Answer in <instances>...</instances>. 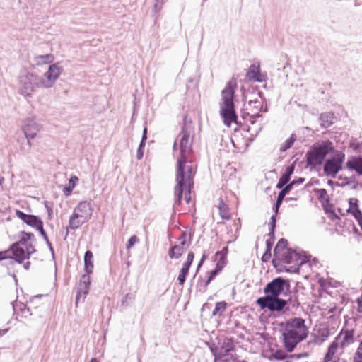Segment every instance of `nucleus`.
<instances>
[{
    "label": "nucleus",
    "mask_w": 362,
    "mask_h": 362,
    "mask_svg": "<svg viewBox=\"0 0 362 362\" xmlns=\"http://www.w3.org/2000/svg\"><path fill=\"white\" fill-rule=\"evenodd\" d=\"M180 158L177 160L176 170V185L175 187V204L180 205L182 199L183 187L188 183L190 185L192 177L195 173L193 170L190 155L192 152V141L189 139L190 133L185 124L180 133Z\"/></svg>",
    "instance_id": "obj_1"
},
{
    "label": "nucleus",
    "mask_w": 362,
    "mask_h": 362,
    "mask_svg": "<svg viewBox=\"0 0 362 362\" xmlns=\"http://www.w3.org/2000/svg\"><path fill=\"white\" fill-rule=\"evenodd\" d=\"M237 88L236 81H228L221 90V99L219 103L220 116L223 124L230 127L232 123L238 124V115L235 109V93Z\"/></svg>",
    "instance_id": "obj_2"
},
{
    "label": "nucleus",
    "mask_w": 362,
    "mask_h": 362,
    "mask_svg": "<svg viewBox=\"0 0 362 362\" xmlns=\"http://www.w3.org/2000/svg\"><path fill=\"white\" fill-rule=\"evenodd\" d=\"M334 151V144L329 139L313 144L305 153V168L313 170L322 165L327 156Z\"/></svg>",
    "instance_id": "obj_3"
},
{
    "label": "nucleus",
    "mask_w": 362,
    "mask_h": 362,
    "mask_svg": "<svg viewBox=\"0 0 362 362\" xmlns=\"http://www.w3.org/2000/svg\"><path fill=\"white\" fill-rule=\"evenodd\" d=\"M311 255H307L305 251L296 252L291 248L286 249V251L281 253L279 257L277 259V266L280 263L286 264H291L293 262L298 263V266H291L285 268V271L289 273H298L300 267L310 262Z\"/></svg>",
    "instance_id": "obj_4"
},
{
    "label": "nucleus",
    "mask_w": 362,
    "mask_h": 362,
    "mask_svg": "<svg viewBox=\"0 0 362 362\" xmlns=\"http://www.w3.org/2000/svg\"><path fill=\"white\" fill-rule=\"evenodd\" d=\"M18 82V91L21 95L25 97H30L38 88H43L41 76L27 70L21 72Z\"/></svg>",
    "instance_id": "obj_5"
},
{
    "label": "nucleus",
    "mask_w": 362,
    "mask_h": 362,
    "mask_svg": "<svg viewBox=\"0 0 362 362\" xmlns=\"http://www.w3.org/2000/svg\"><path fill=\"white\" fill-rule=\"evenodd\" d=\"M30 258V252H26L23 245L17 242L10 245L8 250L0 251V262L8 260L5 265H13L14 262L22 264L25 259Z\"/></svg>",
    "instance_id": "obj_6"
},
{
    "label": "nucleus",
    "mask_w": 362,
    "mask_h": 362,
    "mask_svg": "<svg viewBox=\"0 0 362 362\" xmlns=\"http://www.w3.org/2000/svg\"><path fill=\"white\" fill-rule=\"evenodd\" d=\"M345 154L337 151V153L328 158L323 163V171L327 177L335 178L337 173L342 170Z\"/></svg>",
    "instance_id": "obj_7"
},
{
    "label": "nucleus",
    "mask_w": 362,
    "mask_h": 362,
    "mask_svg": "<svg viewBox=\"0 0 362 362\" xmlns=\"http://www.w3.org/2000/svg\"><path fill=\"white\" fill-rule=\"evenodd\" d=\"M256 303L261 309L271 312H281L288 304V300L277 297L262 296L257 299Z\"/></svg>",
    "instance_id": "obj_8"
},
{
    "label": "nucleus",
    "mask_w": 362,
    "mask_h": 362,
    "mask_svg": "<svg viewBox=\"0 0 362 362\" xmlns=\"http://www.w3.org/2000/svg\"><path fill=\"white\" fill-rule=\"evenodd\" d=\"M285 288L289 289L290 284L287 279L283 277H276L267 283L264 288V296L277 297L282 294Z\"/></svg>",
    "instance_id": "obj_9"
},
{
    "label": "nucleus",
    "mask_w": 362,
    "mask_h": 362,
    "mask_svg": "<svg viewBox=\"0 0 362 362\" xmlns=\"http://www.w3.org/2000/svg\"><path fill=\"white\" fill-rule=\"evenodd\" d=\"M307 337V334H300L286 328L282 330L284 346L288 352L293 351L298 344L305 339Z\"/></svg>",
    "instance_id": "obj_10"
},
{
    "label": "nucleus",
    "mask_w": 362,
    "mask_h": 362,
    "mask_svg": "<svg viewBox=\"0 0 362 362\" xmlns=\"http://www.w3.org/2000/svg\"><path fill=\"white\" fill-rule=\"evenodd\" d=\"M63 71L59 63H54L49 66L48 70L41 76L43 88L52 87Z\"/></svg>",
    "instance_id": "obj_11"
},
{
    "label": "nucleus",
    "mask_w": 362,
    "mask_h": 362,
    "mask_svg": "<svg viewBox=\"0 0 362 362\" xmlns=\"http://www.w3.org/2000/svg\"><path fill=\"white\" fill-rule=\"evenodd\" d=\"M41 129L42 124L35 117H28L25 120L23 131L29 146H31L30 139H34Z\"/></svg>",
    "instance_id": "obj_12"
},
{
    "label": "nucleus",
    "mask_w": 362,
    "mask_h": 362,
    "mask_svg": "<svg viewBox=\"0 0 362 362\" xmlns=\"http://www.w3.org/2000/svg\"><path fill=\"white\" fill-rule=\"evenodd\" d=\"M235 349L234 341L232 338H226L221 346L216 349V351H213L215 358L220 360H225L224 358L228 356L230 353Z\"/></svg>",
    "instance_id": "obj_13"
},
{
    "label": "nucleus",
    "mask_w": 362,
    "mask_h": 362,
    "mask_svg": "<svg viewBox=\"0 0 362 362\" xmlns=\"http://www.w3.org/2000/svg\"><path fill=\"white\" fill-rule=\"evenodd\" d=\"M16 215L23 223L35 229L38 228L43 223L39 216L33 214H27L19 209L16 210Z\"/></svg>",
    "instance_id": "obj_14"
},
{
    "label": "nucleus",
    "mask_w": 362,
    "mask_h": 362,
    "mask_svg": "<svg viewBox=\"0 0 362 362\" xmlns=\"http://www.w3.org/2000/svg\"><path fill=\"white\" fill-rule=\"evenodd\" d=\"M298 333H305L308 335V328L305 325V321L301 317H294L286 321L285 327Z\"/></svg>",
    "instance_id": "obj_15"
},
{
    "label": "nucleus",
    "mask_w": 362,
    "mask_h": 362,
    "mask_svg": "<svg viewBox=\"0 0 362 362\" xmlns=\"http://www.w3.org/2000/svg\"><path fill=\"white\" fill-rule=\"evenodd\" d=\"M246 77L249 81L255 82L265 81L267 76L261 73L259 62L251 64L246 73Z\"/></svg>",
    "instance_id": "obj_16"
},
{
    "label": "nucleus",
    "mask_w": 362,
    "mask_h": 362,
    "mask_svg": "<svg viewBox=\"0 0 362 362\" xmlns=\"http://www.w3.org/2000/svg\"><path fill=\"white\" fill-rule=\"evenodd\" d=\"M73 213L78 214L80 218L88 221L92 216L90 204L86 201L79 202Z\"/></svg>",
    "instance_id": "obj_17"
},
{
    "label": "nucleus",
    "mask_w": 362,
    "mask_h": 362,
    "mask_svg": "<svg viewBox=\"0 0 362 362\" xmlns=\"http://www.w3.org/2000/svg\"><path fill=\"white\" fill-rule=\"evenodd\" d=\"M88 221L80 218L78 214L72 213L69 220V226L66 227V233L64 239L69 234V229L76 230Z\"/></svg>",
    "instance_id": "obj_18"
},
{
    "label": "nucleus",
    "mask_w": 362,
    "mask_h": 362,
    "mask_svg": "<svg viewBox=\"0 0 362 362\" xmlns=\"http://www.w3.org/2000/svg\"><path fill=\"white\" fill-rule=\"evenodd\" d=\"M287 245L288 240L285 238H281L276 245L274 250V258L272 259V264L274 267H277V259L281 253L286 251V249H288Z\"/></svg>",
    "instance_id": "obj_19"
},
{
    "label": "nucleus",
    "mask_w": 362,
    "mask_h": 362,
    "mask_svg": "<svg viewBox=\"0 0 362 362\" xmlns=\"http://www.w3.org/2000/svg\"><path fill=\"white\" fill-rule=\"evenodd\" d=\"M346 167L350 170H354L358 175H362V156H352L346 162Z\"/></svg>",
    "instance_id": "obj_20"
},
{
    "label": "nucleus",
    "mask_w": 362,
    "mask_h": 362,
    "mask_svg": "<svg viewBox=\"0 0 362 362\" xmlns=\"http://www.w3.org/2000/svg\"><path fill=\"white\" fill-rule=\"evenodd\" d=\"M335 116L333 112H326L319 115V121L322 128L327 129L334 124Z\"/></svg>",
    "instance_id": "obj_21"
},
{
    "label": "nucleus",
    "mask_w": 362,
    "mask_h": 362,
    "mask_svg": "<svg viewBox=\"0 0 362 362\" xmlns=\"http://www.w3.org/2000/svg\"><path fill=\"white\" fill-rule=\"evenodd\" d=\"M313 192L316 194H317V199L319 202L321 203L324 210L326 212H328L327 208L325 207V204H329L330 202V199L329 196L327 195V192L325 189L321 188H315L313 189Z\"/></svg>",
    "instance_id": "obj_22"
},
{
    "label": "nucleus",
    "mask_w": 362,
    "mask_h": 362,
    "mask_svg": "<svg viewBox=\"0 0 362 362\" xmlns=\"http://www.w3.org/2000/svg\"><path fill=\"white\" fill-rule=\"evenodd\" d=\"M290 191H291V187L285 186L279 192L276 202L273 207V210L276 214H278L279 207L281 205L283 200L284 199L286 195L290 192Z\"/></svg>",
    "instance_id": "obj_23"
},
{
    "label": "nucleus",
    "mask_w": 362,
    "mask_h": 362,
    "mask_svg": "<svg viewBox=\"0 0 362 362\" xmlns=\"http://www.w3.org/2000/svg\"><path fill=\"white\" fill-rule=\"evenodd\" d=\"M93 252L90 250L86 251L84 254V271L88 274H90L93 272Z\"/></svg>",
    "instance_id": "obj_24"
},
{
    "label": "nucleus",
    "mask_w": 362,
    "mask_h": 362,
    "mask_svg": "<svg viewBox=\"0 0 362 362\" xmlns=\"http://www.w3.org/2000/svg\"><path fill=\"white\" fill-rule=\"evenodd\" d=\"M54 59L52 54L37 55L34 57L33 60L36 65H42L45 64L51 63Z\"/></svg>",
    "instance_id": "obj_25"
},
{
    "label": "nucleus",
    "mask_w": 362,
    "mask_h": 362,
    "mask_svg": "<svg viewBox=\"0 0 362 362\" xmlns=\"http://www.w3.org/2000/svg\"><path fill=\"white\" fill-rule=\"evenodd\" d=\"M184 250L182 249V246H180L175 245L171 247L169 250L168 255L170 258L171 259H178L180 258L184 252Z\"/></svg>",
    "instance_id": "obj_26"
},
{
    "label": "nucleus",
    "mask_w": 362,
    "mask_h": 362,
    "mask_svg": "<svg viewBox=\"0 0 362 362\" xmlns=\"http://www.w3.org/2000/svg\"><path fill=\"white\" fill-rule=\"evenodd\" d=\"M34 238L35 236L33 233L21 231L19 234V240L17 241V243L23 246H25L28 244V240H30Z\"/></svg>",
    "instance_id": "obj_27"
},
{
    "label": "nucleus",
    "mask_w": 362,
    "mask_h": 362,
    "mask_svg": "<svg viewBox=\"0 0 362 362\" xmlns=\"http://www.w3.org/2000/svg\"><path fill=\"white\" fill-rule=\"evenodd\" d=\"M78 180V177L74 175V176H71L69 180V185L68 186H65L63 188V192L64 194L66 195V196H69L71 194V193L72 192L74 188L76 186V181Z\"/></svg>",
    "instance_id": "obj_28"
},
{
    "label": "nucleus",
    "mask_w": 362,
    "mask_h": 362,
    "mask_svg": "<svg viewBox=\"0 0 362 362\" xmlns=\"http://www.w3.org/2000/svg\"><path fill=\"white\" fill-rule=\"evenodd\" d=\"M227 307V303L225 301H221L216 303L215 308L212 312V315H222L223 312L226 310Z\"/></svg>",
    "instance_id": "obj_29"
},
{
    "label": "nucleus",
    "mask_w": 362,
    "mask_h": 362,
    "mask_svg": "<svg viewBox=\"0 0 362 362\" xmlns=\"http://www.w3.org/2000/svg\"><path fill=\"white\" fill-rule=\"evenodd\" d=\"M296 140V136L295 134H292L291 136L288 139H286L284 144L281 145L280 151L285 152L288 149L291 148Z\"/></svg>",
    "instance_id": "obj_30"
},
{
    "label": "nucleus",
    "mask_w": 362,
    "mask_h": 362,
    "mask_svg": "<svg viewBox=\"0 0 362 362\" xmlns=\"http://www.w3.org/2000/svg\"><path fill=\"white\" fill-rule=\"evenodd\" d=\"M355 209H347L346 212L348 214H351L354 218L358 222V220L361 221L362 219V212L359 209L358 206V201L355 202Z\"/></svg>",
    "instance_id": "obj_31"
},
{
    "label": "nucleus",
    "mask_w": 362,
    "mask_h": 362,
    "mask_svg": "<svg viewBox=\"0 0 362 362\" xmlns=\"http://www.w3.org/2000/svg\"><path fill=\"white\" fill-rule=\"evenodd\" d=\"M218 208L221 217L226 220L230 219V215L228 209V206L221 201Z\"/></svg>",
    "instance_id": "obj_32"
},
{
    "label": "nucleus",
    "mask_w": 362,
    "mask_h": 362,
    "mask_svg": "<svg viewBox=\"0 0 362 362\" xmlns=\"http://www.w3.org/2000/svg\"><path fill=\"white\" fill-rule=\"evenodd\" d=\"M354 339V333L352 331H346L343 336V339L341 341V346L342 347L346 346L351 342L353 341Z\"/></svg>",
    "instance_id": "obj_33"
},
{
    "label": "nucleus",
    "mask_w": 362,
    "mask_h": 362,
    "mask_svg": "<svg viewBox=\"0 0 362 362\" xmlns=\"http://www.w3.org/2000/svg\"><path fill=\"white\" fill-rule=\"evenodd\" d=\"M221 272V271L215 267L211 272H207L208 277L206 281L204 282V286H208Z\"/></svg>",
    "instance_id": "obj_34"
},
{
    "label": "nucleus",
    "mask_w": 362,
    "mask_h": 362,
    "mask_svg": "<svg viewBox=\"0 0 362 362\" xmlns=\"http://www.w3.org/2000/svg\"><path fill=\"white\" fill-rule=\"evenodd\" d=\"M134 295L132 293H127L122 300V305L124 307L129 306L134 300Z\"/></svg>",
    "instance_id": "obj_35"
},
{
    "label": "nucleus",
    "mask_w": 362,
    "mask_h": 362,
    "mask_svg": "<svg viewBox=\"0 0 362 362\" xmlns=\"http://www.w3.org/2000/svg\"><path fill=\"white\" fill-rule=\"evenodd\" d=\"M218 259V261L216 262V267L220 271H222V269L226 266L228 260L227 257H216Z\"/></svg>",
    "instance_id": "obj_36"
},
{
    "label": "nucleus",
    "mask_w": 362,
    "mask_h": 362,
    "mask_svg": "<svg viewBox=\"0 0 362 362\" xmlns=\"http://www.w3.org/2000/svg\"><path fill=\"white\" fill-rule=\"evenodd\" d=\"M206 281L203 279V278L200 276L198 279L196 287L198 291L204 293L207 290V286H204V282Z\"/></svg>",
    "instance_id": "obj_37"
},
{
    "label": "nucleus",
    "mask_w": 362,
    "mask_h": 362,
    "mask_svg": "<svg viewBox=\"0 0 362 362\" xmlns=\"http://www.w3.org/2000/svg\"><path fill=\"white\" fill-rule=\"evenodd\" d=\"M272 356L276 360H284L286 358L287 354L282 350L277 349L273 354Z\"/></svg>",
    "instance_id": "obj_38"
},
{
    "label": "nucleus",
    "mask_w": 362,
    "mask_h": 362,
    "mask_svg": "<svg viewBox=\"0 0 362 362\" xmlns=\"http://www.w3.org/2000/svg\"><path fill=\"white\" fill-rule=\"evenodd\" d=\"M289 181H290V178L286 177V176L282 175L281 176V177L279 178V181H278V183L276 185V187L278 189H282L285 186H286L287 185L289 184L288 183Z\"/></svg>",
    "instance_id": "obj_39"
},
{
    "label": "nucleus",
    "mask_w": 362,
    "mask_h": 362,
    "mask_svg": "<svg viewBox=\"0 0 362 362\" xmlns=\"http://www.w3.org/2000/svg\"><path fill=\"white\" fill-rule=\"evenodd\" d=\"M188 274H189L188 271L180 269V274H179L178 277H177V280L179 281V284L181 286H182L185 284V282L186 281V278H187Z\"/></svg>",
    "instance_id": "obj_40"
},
{
    "label": "nucleus",
    "mask_w": 362,
    "mask_h": 362,
    "mask_svg": "<svg viewBox=\"0 0 362 362\" xmlns=\"http://www.w3.org/2000/svg\"><path fill=\"white\" fill-rule=\"evenodd\" d=\"M90 274H88L87 273H85L81 276V279L80 280L79 284L83 286H88L90 288Z\"/></svg>",
    "instance_id": "obj_41"
},
{
    "label": "nucleus",
    "mask_w": 362,
    "mask_h": 362,
    "mask_svg": "<svg viewBox=\"0 0 362 362\" xmlns=\"http://www.w3.org/2000/svg\"><path fill=\"white\" fill-rule=\"evenodd\" d=\"M262 103H263V101L259 100L258 99L251 100L249 101V105H253V109H255L257 111H258L259 109H262Z\"/></svg>",
    "instance_id": "obj_42"
},
{
    "label": "nucleus",
    "mask_w": 362,
    "mask_h": 362,
    "mask_svg": "<svg viewBox=\"0 0 362 362\" xmlns=\"http://www.w3.org/2000/svg\"><path fill=\"white\" fill-rule=\"evenodd\" d=\"M192 178H194V176L192 177ZM193 179H192V181H191V183H190V186L188 183H186V185L184 186L183 187V189L187 187L188 188V190H187V192L185 193V199L187 203H189L190 199H191V197H190V190H191V188L193 187Z\"/></svg>",
    "instance_id": "obj_43"
},
{
    "label": "nucleus",
    "mask_w": 362,
    "mask_h": 362,
    "mask_svg": "<svg viewBox=\"0 0 362 362\" xmlns=\"http://www.w3.org/2000/svg\"><path fill=\"white\" fill-rule=\"evenodd\" d=\"M338 179L339 180H342V183L337 182L336 186L337 187H344L346 185H350L349 178L347 177H344L343 175H341L338 177Z\"/></svg>",
    "instance_id": "obj_44"
},
{
    "label": "nucleus",
    "mask_w": 362,
    "mask_h": 362,
    "mask_svg": "<svg viewBox=\"0 0 362 362\" xmlns=\"http://www.w3.org/2000/svg\"><path fill=\"white\" fill-rule=\"evenodd\" d=\"M287 300H288V304L287 305H288V307L287 308V309L289 307H291L292 308H297L299 306V305H300V303H299V302L298 300L297 297H294V298L291 297Z\"/></svg>",
    "instance_id": "obj_45"
},
{
    "label": "nucleus",
    "mask_w": 362,
    "mask_h": 362,
    "mask_svg": "<svg viewBox=\"0 0 362 362\" xmlns=\"http://www.w3.org/2000/svg\"><path fill=\"white\" fill-rule=\"evenodd\" d=\"M146 146V143L143 141H140L137 149L136 157L138 160H141L144 156V148Z\"/></svg>",
    "instance_id": "obj_46"
},
{
    "label": "nucleus",
    "mask_w": 362,
    "mask_h": 362,
    "mask_svg": "<svg viewBox=\"0 0 362 362\" xmlns=\"http://www.w3.org/2000/svg\"><path fill=\"white\" fill-rule=\"evenodd\" d=\"M192 233H189L188 240H179L180 244L178 245L182 246V249L184 250H185V249L187 248L192 243Z\"/></svg>",
    "instance_id": "obj_47"
},
{
    "label": "nucleus",
    "mask_w": 362,
    "mask_h": 362,
    "mask_svg": "<svg viewBox=\"0 0 362 362\" xmlns=\"http://www.w3.org/2000/svg\"><path fill=\"white\" fill-rule=\"evenodd\" d=\"M355 354V362H362V341L360 342L359 346Z\"/></svg>",
    "instance_id": "obj_48"
},
{
    "label": "nucleus",
    "mask_w": 362,
    "mask_h": 362,
    "mask_svg": "<svg viewBox=\"0 0 362 362\" xmlns=\"http://www.w3.org/2000/svg\"><path fill=\"white\" fill-rule=\"evenodd\" d=\"M138 241V238L136 235H132L131 236L129 240H128V242L127 243V245H126V248L127 250H129L130 248H132L134 244Z\"/></svg>",
    "instance_id": "obj_49"
},
{
    "label": "nucleus",
    "mask_w": 362,
    "mask_h": 362,
    "mask_svg": "<svg viewBox=\"0 0 362 362\" xmlns=\"http://www.w3.org/2000/svg\"><path fill=\"white\" fill-rule=\"evenodd\" d=\"M294 169L295 163H293V164L286 168L285 173L283 174V175L291 179V176L293 173Z\"/></svg>",
    "instance_id": "obj_50"
},
{
    "label": "nucleus",
    "mask_w": 362,
    "mask_h": 362,
    "mask_svg": "<svg viewBox=\"0 0 362 362\" xmlns=\"http://www.w3.org/2000/svg\"><path fill=\"white\" fill-rule=\"evenodd\" d=\"M208 256L209 255L206 253V252L204 251L201 259L197 264L196 273H197L200 268L202 267L204 261L208 258Z\"/></svg>",
    "instance_id": "obj_51"
},
{
    "label": "nucleus",
    "mask_w": 362,
    "mask_h": 362,
    "mask_svg": "<svg viewBox=\"0 0 362 362\" xmlns=\"http://www.w3.org/2000/svg\"><path fill=\"white\" fill-rule=\"evenodd\" d=\"M228 252V247L227 246L223 247L221 250L217 251L215 254L216 257H227Z\"/></svg>",
    "instance_id": "obj_52"
},
{
    "label": "nucleus",
    "mask_w": 362,
    "mask_h": 362,
    "mask_svg": "<svg viewBox=\"0 0 362 362\" xmlns=\"http://www.w3.org/2000/svg\"><path fill=\"white\" fill-rule=\"evenodd\" d=\"M89 287L88 286H81V284H79L78 288H77V291H80L81 293H83V300L85 299L86 295L88 293V291H89Z\"/></svg>",
    "instance_id": "obj_53"
},
{
    "label": "nucleus",
    "mask_w": 362,
    "mask_h": 362,
    "mask_svg": "<svg viewBox=\"0 0 362 362\" xmlns=\"http://www.w3.org/2000/svg\"><path fill=\"white\" fill-rule=\"evenodd\" d=\"M304 181H305V178L304 177H298V179L292 180L286 186H290L291 187V190L293 185H300V184L303 183Z\"/></svg>",
    "instance_id": "obj_54"
},
{
    "label": "nucleus",
    "mask_w": 362,
    "mask_h": 362,
    "mask_svg": "<svg viewBox=\"0 0 362 362\" xmlns=\"http://www.w3.org/2000/svg\"><path fill=\"white\" fill-rule=\"evenodd\" d=\"M276 227V214L272 215L270 218V222L269 223V229L275 230Z\"/></svg>",
    "instance_id": "obj_55"
},
{
    "label": "nucleus",
    "mask_w": 362,
    "mask_h": 362,
    "mask_svg": "<svg viewBox=\"0 0 362 362\" xmlns=\"http://www.w3.org/2000/svg\"><path fill=\"white\" fill-rule=\"evenodd\" d=\"M271 250H265V252H264L262 257V261L263 262H267L269 260L272 256Z\"/></svg>",
    "instance_id": "obj_56"
},
{
    "label": "nucleus",
    "mask_w": 362,
    "mask_h": 362,
    "mask_svg": "<svg viewBox=\"0 0 362 362\" xmlns=\"http://www.w3.org/2000/svg\"><path fill=\"white\" fill-rule=\"evenodd\" d=\"M36 230L39 231L40 234L42 236L45 241H46L47 240L49 239V238L47 235V233L45 232V230L43 228V223Z\"/></svg>",
    "instance_id": "obj_57"
},
{
    "label": "nucleus",
    "mask_w": 362,
    "mask_h": 362,
    "mask_svg": "<svg viewBox=\"0 0 362 362\" xmlns=\"http://www.w3.org/2000/svg\"><path fill=\"white\" fill-rule=\"evenodd\" d=\"M335 354L329 350L327 351L323 362H330L332 360V358Z\"/></svg>",
    "instance_id": "obj_58"
},
{
    "label": "nucleus",
    "mask_w": 362,
    "mask_h": 362,
    "mask_svg": "<svg viewBox=\"0 0 362 362\" xmlns=\"http://www.w3.org/2000/svg\"><path fill=\"white\" fill-rule=\"evenodd\" d=\"M338 346H339L338 343L336 341H332L330 344V345L329 346L327 350H329V351H332L334 354H335L336 351H337V349L338 348Z\"/></svg>",
    "instance_id": "obj_59"
},
{
    "label": "nucleus",
    "mask_w": 362,
    "mask_h": 362,
    "mask_svg": "<svg viewBox=\"0 0 362 362\" xmlns=\"http://www.w3.org/2000/svg\"><path fill=\"white\" fill-rule=\"evenodd\" d=\"M25 246V252H30V256L36 252V250L34 248L33 245L31 243H29Z\"/></svg>",
    "instance_id": "obj_60"
},
{
    "label": "nucleus",
    "mask_w": 362,
    "mask_h": 362,
    "mask_svg": "<svg viewBox=\"0 0 362 362\" xmlns=\"http://www.w3.org/2000/svg\"><path fill=\"white\" fill-rule=\"evenodd\" d=\"M194 259V254L192 252H189L187 255V260L185 263H189L190 265H192L193 260Z\"/></svg>",
    "instance_id": "obj_61"
},
{
    "label": "nucleus",
    "mask_w": 362,
    "mask_h": 362,
    "mask_svg": "<svg viewBox=\"0 0 362 362\" xmlns=\"http://www.w3.org/2000/svg\"><path fill=\"white\" fill-rule=\"evenodd\" d=\"M194 259V254L192 252H189L187 255V260L185 263H189L190 265H192L193 260Z\"/></svg>",
    "instance_id": "obj_62"
},
{
    "label": "nucleus",
    "mask_w": 362,
    "mask_h": 362,
    "mask_svg": "<svg viewBox=\"0 0 362 362\" xmlns=\"http://www.w3.org/2000/svg\"><path fill=\"white\" fill-rule=\"evenodd\" d=\"M31 315H32V313H31L30 308L29 307L28 308L24 309L23 310V313H21V316L25 318H27Z\"/></svg>",
    "instance_id": "obj_63"
},
{
    "label": "nucleus",
    "mask_w": 362,
    "mask_h": 362,
    "mask_svg": "<svg viewBox=\"0 0 362 362\" xmlns=\"http://www.w3.org/2000/svg\"><path fill=\"white\" fill-rule=\"evenodd\" d=\"M262 115L259 114V112H256L254 115H251L250 117V122L252 124L255 123V119L258 117H261Z\"/></svg>",
    "instance_id": "obj_64"
}]
</instances>
